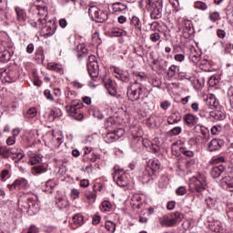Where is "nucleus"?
Returning <instances> with one entry per match:
<instances>
[{"mask_svg": "<svg viewBox=\"0 0 233 233\" xmlns=\"http://www.w3.org/2000/svg\"><path fill=\"white\" fill-rule=\"evenodd\" d=\"M148 96V90L143 84L135 82L127 86V97L129 101H139Z\"/></svg>", "mask_w": 233, "mask_h": 233, "instance_id": "obj_1", "label": "nucleus"}, {"mask_svg": "<svg viewBox=\"0 0 233 233\" xmlns=\"http://www.w3.org/2000/svg\"><path fill=\"white\" fill-rule=\"evenodd\" d=\"M146 8L151 19H161L163 15V2L160 0H147Z\"/></svg>", "mask_w": 233, "mask_h": 233, "instance_id": "obj_2", "label": "nucleus"}, {"mask_svg": "<svg viewBox=\"0 0 233 233\" xmlns=\"http://www.w3.org/2000/svg\"><path fill=\"white\" fill-rule=\"evenodd\" d=\"M207 188V177L198 174L189 180L190 192H203Z\"/></svg>", "mask_w": 233, "mask_h": 233, "instance_id": "obj_3", "label": "nucleus"}, {"mask_svg": "<svg viewBox=\"0 0 233 233\" xmlns=\"http://www.w3.org/2000/svg\"><path fill=\"white\" fill-rule=\"evenodd\" d=\"M81 108H83V102L81 100H73L70 105L66 106V112L76 121H81L84 117Z\"/></svg>", "mask_w": 233, "mask_h": 233, "instance_id": "obj_4", "label": "nucleus"}, {"mask_svg": "<svg viewBox=\"0 0 233 233\" xmlns=\"http://www.w3.org/2000/svg\"><path fill=\"white\" fill-rule=\"evenodd\" d=\"M89 16L96 23H105L108 19V13L106 11H103L99 9V7L96 5H91L88 8Z\"/></svg>", "mask_w": 233, "mask_h": 233, "instance_id": "obj_5", "label": "nucleus"}, {"mask_svg": "<svg viewBox=\"0 0 233 233\" xmlns=\"http://www.w3.org/2000/svg\"><path fill=\"white\" fill-rule=\"evenodd\" d=\"M56 21L54 20H48L46 17V22L44 23V25L40 27L41 30V35H43V37H52V35H54V34H56Z\"/></svg>", "mask_w": 233, "mask_h": 233, "instance_id": "obj_6", "label": "nucleus"}, {"mask_svg": "<svg viewBox=\"0 0 233 233\" xmlns=\"http://www.w3.org/2000/svg\"><path fill=\"white\" fill-rule=\"evenodd\" d=\"M114 181H116L118 187H127L128 185V180L127 179V174L123 172L122 169H116L113 174Z\"/></svg>", "mask_w": 233, "mask_h": 233, "instance_id": "obj_7", "label": "nucleus"}, {"mask_svg": "<svg viewBox=\"0 0 233 233\" xmlns=\"http://www.w3.org/2000/svg\"><path fill=\"white\" fill-rule=\"evenodd\" d=\"M112 14L114 15H121V14H126L128 10V6L121 2H116L111 5Z\"/></svg>", "mask_w": 233, "mask_h": 233, "instance_id": "obj_8", "label": "nucleus"}, {"mask_svg": "<svg viewBox=\"0 0 233 233\" xmlns=\"http://www.w3.org/2000/svg\"><path fill=\"white\" fill-rule=\"evenodd\" d=\"M123 134H125V131L123 129H118L116 131L111 132V133H107L106 135V137H104L106 143H114V141H117V139H119V137H121V136H123Z\"/></svg>", "mask_w": 233, "mask_h": 233, "instance_id": "obj_9", "label": "nucleus"}, {"mask_svg": "<svg viewBox=\"0 0 233 233\" xmlns=\"http://www.w3.org/2000/svg\"><path fill=\"white\" fill-rule=\"evenodd\" d=\"M184 123L189 127V128H192L193 127H196L198 123H199V118L197 116H194L193 114H186L183 116Z\"/></svg>", "mask_w": 233, "mask_h": 233, "instance_id": "obj_10", "label": "nucleus"}, {"mask_svg": "<svg viewBox=\"0 0 233 233\" xmlns=\"http://www.w3.org/2000/svg\"><path fill=\"white\" fill-rule=\"evenodd\" d=\"M225 141L218 139V138H213L208 146V150L209 152H216V150H219L222 147H224Z\"/></svg>", "mask_w": 233, "mask_h": 233, "instance_id": "obj_11", "label": "nucleus"}, {"mask_svg": "<svg viewBox=\"0 0 233 233\" xmlns=\"http://www.w3.org/2000/svg\"><path fill=\"white\" fill-rule=\"evenodd\" d=\"M205 103L206 106H208V108H210V110L218 108V106L219 105V101H218V98H216V96L214 94L208 95L205 99Z\"/></svg>", "mask_w": 233, "mask_h": 233, "instance_id": "obj_12", "label": "nucleus"}, {"mask_svg": "<svg viewBox=\"0 0 233 233\" xmlns=\"http://www.w3.org/2000/svg\"><path fill=\"white\" fill-rule=\"evenodd\" d=\"M130 25H132L135 27L136 35L139 37L141 34H143L141 20H139V17L134 15L130 18Z\"/></svg>", "mask_w": 233, "mask_h": 233, "instance_id": "obj_13", "label": "nucleus"}, {"mask_svg": "<svg viewBox=\"0 0 233 233\" xmlns=\"http://www.w3.org/2000/svg\"><path fill=\"white\" fill-rule=\"evenodd\" d=\"M104 85L110 96H113V97H116L117 96L116 82L112 81L111 79H107L104 82Z\"/></svg>", "mask_w": 233, "mask_h": 233, "instance_id": "obj_14", "label": "nucleus"}, {"mask_svg": "<svg viewBox=\"0 0 233 233\" xmlns=\"http://www.w3.org/2000/svg\"><path fill=\"white\" fill-rule=\"evenodd\" d=\"M221 187H222V188H225V190L233 192V177L227 176V177H222Z\"/></svg>", "mask_w": 233, "mask_h": 233, "instance_id": "obj_15", "label": "nucleus"}, {"mask_svg": "<svg viewBox=\"0 0 233 233\" xmlns=\"http://www.w3.org/2000/svg\"><path fill=\"white\" fill-rule=\"evenodd\" d=\"M115 77H116V79H119L120 81H123L124 83H127V81H129L130 79L128 72L123 71L119 68H115Z\"/></svg>", "mask_w": 233, "mask_h": 233, "instance_id": "obj_16", "label": "nucleus"}, {"mask_svg": "<svg viewBox=\"0 0 233 233\" xmlns=\"http://www.w3.org/2000/svg\"><path fill=\"white\" fill-rule=\"evenodd\" d=\"M15 10L18 23H20V25H25V21H26V11L19 6L15 7Z\"/></svg>", "mask_w": 233, "mask_h": 233, "instance_id": "obj_17", "label": "nucleus"}, {"mask_svg": "<svg viewBox=\"0 0 233 233\" xmlns=\"http://www.w3.org/2000/svg\"><path fill=\"white\" fill-rule=\"evenodd\" d=\"M87 72L92 79H96L99 76V64L87 65Z\"/></svg>", "mask_w": 233, "mask_h": 233, "instance_id": "obj_18", "label": "nucleus"}, {"mask_svg": "<svg viewBox=\"0 0 233 233\" xmlns=\"http://www.w3.org/2000/svg\"><path fill=\"white\" fill-rule=\"evenodd\" d=\"M210 117H214L216 121H223L225 117H227V115L225 114V111L221 109H216L211 112H209Z\"/></svg>", "mask_w": 233, "mask_h": 233, "instance_id": "obj_19", "label": "nucleus"}, {"mask_svg": "<svg viewBox=\"0 0 233 233\" xmlns=\"http://www.w3.org/2000/svg\"><path fill=\"white\" fill-rule=\"evenodd\" d=\"M48 70H51L52 72H57L58 74H64L65 68L63 67V65L57 64V63H48L47 64Z\"/></svg>", "mask_w": 233, "mask_h": 233, "instance_id": "obj_20", "label": "nucleus"}, {"mask_svg": "<svg viewBox=\"0 0 233 233\" xmlns=\"http://www.w3.org/2000/svg\"><path fill=\"white\" fill-rule=\"evenodd\" d=\"M177 221L176 218H170L167 216L159 218V223L162 227H173V225H176Z\"/></svg>", "mask_w": 233, "mask_h": 233, "instance_id": "obj_21", "label": "nucleus"}, {"mask_svg": "<svg viewBox=\"0 0 233 233\" xmlns=\"http://www.w3.org/2000/svg\"><path fill=\"white\" fill-rule=\"evenodd\" d=\"M161 167V162H159L157 159L149 160L147 164V170H150L151 172H157Z\"/></svg>", "mask_w": 233, "mask_h": 233, "instance_id": "obj_22", "label": "nucleus"}, {"mask_svg": "<svg viewBox=\"0 0 233 233\" xmlns=\"http://www.w3.org/2000/svg\"><path fill=\"white\" fill-rule=\"evenodd\" d=\"M223 172H225V167H223V165H219V166L212 167L210 174H211V177L214 179H216V178L219 177V176H221V174H223Z\"/></svg>", "mask_w": 233, "mask_h": 233, "instance_id": "obj_23", "label": "nucleus"}, {"mask_svg": "<svg viewBox=\"0 0 233 233\" xmlns=\"http://www.w3.org/2000/svg\"><path fill=\"white\" fill-rule=\"evenodd\" d=\"M30 26H32L33 28H38L39 30H41V26H43V25H45V23H46V15H45L44 18H39L37 20V22L30 19L28 21Z\"/></svg>", "mask_w": 233, "mask_h": 233, "instance_id": "obj_24", "label": "nucleus"}, {"mask_svg": "<svg viewBox=\"0 0 233 233\" xmlns=\"http://www.w3.org/2000/svg\"><path fill=\"white\" fill-rule=\"evenodd\" d=\"M16 190H23L28 188V180L26 178H17L15 180Z\"/></svg>", "mask_w": 233, "mask_h": 233, "instance_id": "obj_25", "label": "nucleus"}, {"mask_svg": "<svg viewBox=\"0 0 233 233\" xmlns=\"http://www.w3.org/2000/svg\"><path fill=\"white\" fill-rule=\"evenodd\" d=\"M12 154H14V149H10L6 147H0V157L4 159H8Z\"/></svg>", "mask_w": 233, "mask_h": 233, "instance_id": "obj_26", "label": "nucleus"}, {"mask_svg": "<svg viewBox=\"0 0 233 233\" xmlns=\"http://www.w3.org/2000/svg\"><path fill=\"white\" fill-rule=\"evenodd\" d=\"M127 32L119 27H113L110 29V35L111 37H121L126 35Z\"/></svg>", "mask_w": 233, "mask_h": 233, "instance_id": "obj_27", "label": "nucleus"}, {"mask_svg": "<svg viewBox=\"0 0 233 233\" xmlns=\"http://www.w3.org/2000/svg\"><path fill=\"white\" fill-rule=\"evenodd\" d=\"M179 74V66L172 65L168 68L167 76L172 78Z\"/></svg>", "mask_w": 233, "mask_h": 233, "instance_id": "obj_28", "label": "nucleus"}, {"mask_svg": "<svg viewBox=\"0 0 233 233\" xmlns=\"http://www.w3.org/2000/svg\"><path fill=\"white\" fill-rule=\"evenodd\" d=\"M153 171L146 167L145 171L143 172L142 179L145 183H149L152 179Z\"/></svg>", "mask_w": 233, "mask_h": 233, "instance_id": "obj_29", "label": "nucleus"}, {"mask_svg": "<svg viewBox=\"0 0 233 233\" xmlns=\"http://www.w3.org/2000/svg\"><path fill=\"white\" fill-rule=\"evenodd\" d=\"M73 223L74 225H76L77 227H81L83 223H85V218L83 215L76 214L73 217Z\"/></svg>", "mask_w": 233, "mask_h": 233, "instance_id": "obj_30", "label": "nucleus"}, {"mask_svg": "<svg viewBox=\"0 0 233 233\" xmlns=\"http://www.w3.org/2000/svg\"><path fill=\"white\" fill-rule=\"evenodd\" d=\"M133 75L136 78L135 83H139V81H147V75L143 72L135 71Z\"/></svg>", "mask_w": 233, "mask_h": 233, "instance_id": "obj_31", "label": "nucleus"}, {"mask_svg": "<svg viewBox=\"0 0 233 233\" xmlns=\"http://www.w3.org/2000/svg\"><path fill=\"white\" fill-rule=\"evenodd\" d=\"M85 195H86V199H88V201H90V203H96V199L97 198L96 191L87 190V191H86Z\"/></svg>", "mask_w": 233, "mask_h": 233, "instance_id": "obj_32", "label": "nucleus"}, {"mask_svg": "<svg viewBox=\"0 0 233 233\" xmlns=\"http://www.w3.org/2000/svg\"><path fill=\"white\" fill-rule=\"evenodd\" d=\"M11 156H13V159L21 161V159H23V157H25V153L21 149H19L17 151L13 149V153H11Z\"/></svg>", "mask_w": 233, "mask_h": 233, "instance_id": "obj_33", "label": "nucleus"}, {"mask_svg": "<svg viewBox=\"0 0 233 233\" xmlns=\"http://www.w3.org/2000/svg\"><path fill=\"white\" fill-rule=\"evenodd\" d=\"M43 161V156L35 155L30 157L28 163L29 165H37V163H41Z\"/></svg>", "mask_w": 233, "mask_h": 233, "instance_id": "obj_34", "label": "nucleus"}, {"mask_svg": "<svg viewBox=\"0 0 233 233\" xmlns=\"http://www.w3.org/2000/svg\"><path fill=\"white\" fill-rule=\"evenodd\" d=\"M105 227H106V229L107 230V232H109V233L116 232V223H114V222H112L110 220H107L106 222Z\"/></svg>", "mask_w": 233, "mask_h": 233, "instance_id": "obj_35", "label": "nucleus"}, {"mask_svg": "<svg viewBox=\"0 0 233 233\" xmlns=\"http://www.w3.org/2000/svg\"><path fill=\"white\" fill-rule=\"evenodd\" d=\"M63 144V137H53V147H56V148H59L61 145Z\"/></svg>", "mask_w": 233, "mask_h": 233, "instance_id": "obj_36", "label": "nucleus"}, {"mask_svg": "<svg viewBox=\"0 0 233 233\" xmlns=\"http://www.w3.org/2000/svg\"><path fill=\"white\" fill-rule=\"evenodd\" d=\"M201 134L202 138L205 139V141H208V139H210V131L208 130V128L201 127Z\"/></svg>", "mask_w": 233, "mask_h": 233, "instance_id": "obj_37", "label": "nucleus"}, {"mask_svg": "<svg viewBox=\"0 0 233 233\" xmlns=\"http://www.w3.org/2000/svg\"><path fill=\"white\" fill-rule=\"evenodd\" d=\"M194 7L197 8L198 10H207L208 8L207 4L202 1L195 2Z\"/></svg>", "mask_w": 233, "mask_h": 233, "instance_id": "obj_38", "label": "nucleus"}, {"mask_svg": "<svg viewBox=\"0 0 233 233\" xmlns=\"http://www.w3.org/2000/svg\"><path fill=\"white\" fill-rule=\"evenodd\" d=\"M189 59L192 61V63H194V65H198L201 61V56L199 54L192 53L189 56Z\"/></svg>", "mask_w": 233, "mask_h": 233, "instance_id": "obj_39", "label": "nucleus"}, {"mask_svg": "<svg viewBox=\"0 0 233 233\" xmlns=\"http://www.w3.org/2000/svg\"><path fill=\"white\" fill-rule=\"evenodd\" d=\"M208 66H210V62L208 59L200 61L199 68H201V70H205V72H207L208 70Z\"/></svg>", "mask_w": 233, "mask_h": 233, "instance_id": "obj_40", "label": "nucleus"}, {"mask_svg": "<svg viewBox=\"0 0 233 233\" xmlns=\"http://www.w3.org/2000/svg\"><path fill=\"white\" fill-rule=\"evenodd\" d=\"M33 171L35 174H45L46 167H45V166H35L33 167Z\"/></svg>", "mask_w": 233, "mask_h": 233, "instance_id": "obj_41", "label": "nucleus"}, {"mask_svg": "<svg viewBox=\"0 0 233 233\" xmlns=\"http://www.w3.org/2000/svg\"><path fill=\"white\" fill-rule=\"evenodd\" d=\"M211 229H213L214 232H217V233L223 232V227L221 226V222L216 221L214 223V226H212Z\"/></svg>", "mask_w": 233, "mask_h": 233, "instance_id": "obj_42", "label": "nucleus"}, {"mask_svg": "<svg viewBox=\"0 0 233 233\" xmlns=\"http://www.w3.org/2000/svg\"><path fill=\"white\" fill-rule=\"evenodd\" d=\"M180 153L186 157H194V151L188 150L185 147H180Z\"/></svg>", "mask_w": 233, "mask_h": 233, "instance_id": "obj_43", "label": "nucleus"}, {"mask_svg": "<svg viewBox=\"0 0 233 233\" xmlns=\"http://www.w3.org/2000/svg\"><path fill=\"white\" fill-rule=\"evenodd\" d=\"M36 116H37V108L35 107H31L26 112V117L28 118L35 117Z\"/></svg>", "mask_w": 233, "mask_h": 233, "instance_id": "obj_44", "label": "nucleus"}, {"mask_svg": "<svg viewBox=\"0 0 233 233\" xmlns=\"http://www.w3.org/2000/svg\"><path fill=\"white\" fill-rule=\"evenodd\" d=\"M149 39L152 43H157V41L161 39V35H159L157 32L152 33L149 36Z\"/></svg>", "mask_w": 233, "mask_h": 233, "instance_id": "obj_45", "label": "nucleus"}, {"mask_svg": "<svg viewBox=\"0 0 233 233\" xmlns=\"http://www.w3.org/2000/svg\"><path fill=\"white\" fill-rule=\"evenodd\" d=\"M93 116L96 117V119H103L105 117L103 112H101V110H99L98 108H95L93 110Z\"/></svg>", "mask_w": 233, "mask_h": 233, "instance_id": "obj_46", "label": "nucleus"}, {"mask_svg": "<svg viewBox=\"0 0 233 233\" xmlns=\"http://www.w3.org/2000/svg\"><path fill=\"white\" fill-rule=\"evenodd\" d=\"M179 119H177V116H176V114L170 115L167 117V123L168 125H176V123H178Z\"/></svg>", "mask_w": 233, "mask_h": 233, "instance_id": "obj_47", "label": "nucleus"}, {"mask_svg": "<svg viewBox=\"0 0 233 233\" xmlns=\"http://www.w3.org/2000/svg\"><path fill=\"white\" fill-rule=\"evenodd\" d=\"M209 19L212 21V23H216V21H219L220 16L218 12H213L209 15Z\"/></svg>", "mask_w": 233, "mask_h": 233, "instance_id": "obj_48", "label": "nucleus"}, {"mask_svg": "<svg viewBox=\"0 0 233 233\" xmlns=\"http://www.w3.org/2000/svg\"><path fill=\"white\" fill-rule=\"evenodd\" d=\"M176 194L177 196H185V194H187V187L180 186L176 189Z\"/></svg>", "mask_w": 233, "mask_h": 233, "instance_id": "obj_49", "label": "nucleus"}, {"mask_svg": "<svg viewBox=\"0 0 233 233\" xmlns=\"http://www.w3.org/2000/svg\"><path fill=\"white\" fill-rule=\"evenodd\" d=\"M168 185V178L167 177H162L160 179H159V187L161 188L167 187Z\"/></svg>", "mask_w": 233, "mask_h": 233, "instance_id": "obj_50", "label": "nucleus"}, {"mask_svg": "<svg viewBox=\"0 0 233 233\" xmlns=\"http://www.w3.org/2000/svg\"><path fill=\"white\" fill-rule=\"evenodd\" d=\"M171 105L172 104L168 100H166L160 103V108H162V110H168Z\"/></svg>", "mask_w": 233, "mask_h": 233, "instance_id": "obj_51", "label": "nucleus"}, {"mask_svg": "<svg viewBox=\"0 0 233 233\" xmlns=\"http://www.w3.org/2000/svg\"><path fill=\"white\" fill-rule=\"evenodd\" d=\"M44 96L46 99H48V101H54V96H52V93L49 89H46L44 91Z\"/></svg>", "mask_w": 233, "mask_h": 233, "instance_id": "obj_52", "label": "nucleus"}, {"mask_svg": "<svg viewBox=\"0 0 233 233\" xmlns=\"http://www.w3.org/2000/svg\"><path fill=\"white\" fill-rule=\"evenodd\" d=\"M147 125L151 128L156 127V120L154 119V116H150L147 119Z\"/></svg>", "mask_w": 233, "mask_h": 233, "instance_id": "obj_53", "label": "nucleus"}, {"mask_svg": "<svg viewBox=\"0 0 233 233\" xmlns=\"http://www.w3.org/2000/svg\"><path fill=\"white\" fill-rule=\"evenodd\" d=\"M35 56H38V59H41L42 61H45V53H43V48H38L35 51Z\"/></svg>", "mask_w": 233, "mask_h": 233, "instance_id": "obj_54", "label": "nucleus"}, {"mask_svg": "<svg viewBox=\"0 0 233 233\" xmlns=\"http://www.w3.org/2000/svg\"><path fill=\"white\" fill-rule=\"evenodd\" d=\"M174 59L178 63H183V61H185V55L184 54L175 55Z\"/></svg>", "mask_w": 233, "mask_h": 233, "instance_id": "obj_55", "label": "nucleus"}, {"mask_svg": "<svg viewBox=\"0 0 233 233\" xmlns=\"http://www.w3.org/2000/svg\"><path fill=\"white\" fill-rule=\"evenodd\" d=\"M99 208L101 212H110L112 210V205H102Z\"/></svg>", "mask_w": 233, "mask_h": 233, "instance_id": "obj_56", "label": "nucleus"}, {"mask_svg": "<svg viewBox=\"0 0 233 233\" xmlns=\"http://www.w3.org/2000/svg\"><path fill=\"white\" fill-rule=\"evenodd\" d=\"M182 128L181 127H176L173 129H171V134H173V136H179V134H181L182 132Z\"/></svg>", "mask_w": 233, "mask_h": 233, "instance_id": "obj_57", "label": "nucleus"}, {"mask_svg": "<svg viewBox=\"0 0 233 233\" xmlns=\"http://www.w3.org/2000/svg\"><path fill=\"white\" fill-rule=\"evenodd\" d=\"M8 176H10V171L8 169L2 170L0 177L3 181H5V179H6V177H8Z\"/></svg>", "mask_w": 233, "mask_h": 233, "instance_id": "obj_58", "label": "nucleus"}, {"mask_svg": "<svg viewBox=\"0 0 233 233\" xmlns=\"http://www.w3.org/2000/svg\"><path fill=\"white\" fill-rule=\"evenodd\" d=\"M99 223H101V216H99V215L93 216L92 224L99 225Z\"/></svg>", "mask_w": 233, "mask_h": 233, "instance_id": "obj_59", "label": "nucleus"}, {"mask_svg": "<svg viewBox=\"0 0 233 233\" xmlns=\"http://www.w3.org/2000/svg\"><path fill=\"white\" fill-rule=\"evenodd\" d=\"M198 115L200 117H207V116H208V111L207 110V107H203L198 110Z\"/></svg>", "mask_w": 233, "mask_h": 233, "instance_id": "obj_60", "label": "nucleus"}, {"mask_svg": "<svg viewBox=\"0 0 233 233\" xmlns=\"http://www.w3.org/2000/svg\"><path fill=\"white\" fill-rule=\"evenodd\" d=\"M95 63H97L96 56L94 55L89 56L87 65H94Z\"/></svg>", "mask_w": 233, "mask_h": 233, "instance_id": "obj_61", "label": "nucleus"}, {"mask_svg": "<svg viewBox=\"0 0 233 233\" xmlns=\"http://www.w3.org/2000/svg\"><path fill=\"white\" fill-rule=\"evenodd\" d=\"M116 123V121L114 120V118L113 117H109V118H107L106 120V122H105V126L106 127H112V125H114Z\"/></svg>", "mask_w": 233, "mask_h": 233, "instance_id": "obj_62", "label": "nucleus"}, {"mask_svg": "<svg viewBox=\"0 0 233 233\" xmlns=\"http://www.w3.org/2000/svg\"><path fill=\"white\" fill-rule=\"evenodd\" d=\"M71 198H72V199H77V198H79V190L72 189Z\"/></svg>", "mask_w": 233, "mask_h": 233, "instance_id": "obj_63", "label": "nucleus"}, {"mask_svg": "<svg viewBox=\"0 0 233 233\" xmlns=\"http://www.w3.org/2000/svg\"><path fill=\"white\" fill-rule=\"evenodd\" d=\"M27 233H39V228H37L35 226H31Z\"/></svg>", "mask_w": 233, "mask_h": 233, "instance_id": "obj_64", "label": "nucleus"}]
</instances>
